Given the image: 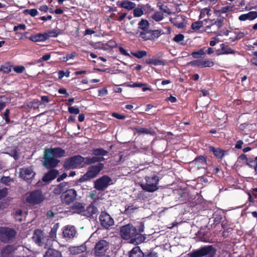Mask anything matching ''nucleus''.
<instances>
[{"label":"nucleus","mask_w":257,"mask_h":257,"mask_svg":"<svg viewBox=\"0 0 257 257\" xmlns=\"http://www.w3.org/2000/svg\"><path fill=\"white\" fill-rule=\"evenodd\" d=\"M26 12L32 17H35L38 14V11L35 9L26 10Z\"/></svg>","instance_id":"3c124183"},{"label":"nucleus","mask_w":257,"mask_h":257,"mask_svg":"<svg viewBox=\"0 0 257 257\" xmlns=\"http://www.w3.org/2000/svg\"><path fill=\"white\" fill-rule=\"evenodd\" d=\"M14 247L11 245H7L1 251L2 257H8L14 251Z\"/></svg>","instance_id":"bb28decb"},{"label":"nucleus","mask_w":257,"mask_h":257,"mask_svg":"<svg viewBox=\"0 0 257 257\" xmlns=\"http://www.w3.org/2000/svg\"><path fill=\"white\" fill-rule=\"evenodd\" d=\"M112 116H113V117L117 119H123L125 118V116L124 115H121L116 112L112 113Z\"/></svg>","instance_id":"e2e57ef3"},{"label":"nucleus","mask_w":257,"mask_h":257,"mask_svg":"<svg viewBox=\"0 0 257 257\" xmlns=\"http://www.w3.org/2000/svg\"><path fill=\"white\" fill-rule=\"evenodd\" d=\"M203 22L202 21H198L192 24L191 27L194 30H198L202 27Z\"/></svg>","instance_id":"09e8293b"},{"label":"nucleus","mask_w":257,"mask_h":257,"mask_svg":"<svg viewBox=\"0 0 257 257\" xmlns=\"http://www.w3.org/2000/svg\"><path fill=\"white\" fill-rule=\"evenodd\" d=\"M137 234V228L132 224H128L120 228V235L124 239H128L136 237Z\"/></svg>","instance_id":"0eeeda50"},{"label":"nucleus","mask_w":257,"mask_h":257,"mask_svg":"<svg viewBox=\"0 0 257 257\" xmlns=\"http://www.w3.org/2000/svg\"><path fill=\"white\" fill-rule=\"evenodd\" d=\"M145 180L146 183L141 184V187L144 190L149 192H154L158 189L159 178L157 176L146 177Z\"/></svg>","instance_id":"39448f33"},{"label":"nucleus","mask_w":257,"mask_h":257,"mask_svg":"<svg viewBox=\"0 0 257 257\" xmlns=\"http://www.w3.org/2000/svg\"><path fill=\"white\" fill-rule=\"evenodd\" d=\"M159 9L161 10L163 13L167 14L168 15H170L172 13L170 10L167 6L164 5L159 6Z\"/></svg>","instance_id":"8fccbe9b"},{"label":"nucleus","mask_w":257,"mask_h":257,"mask_svg":"<svg viewBox=\"0 0 257 257\" xmlns=\"http://www.w3.org/2000/svg\"><path fill=\"white\" fill-rule=\"evenodd\" d=\"M29 39L35 42H43L47 40L45 33L43 34L38 33L36 35H32L30 37Z\"/></svg>","instance_id":"5701e85b"},{"label":"nucleus","mask_w":257,"mask_h":257,"mask_svg":"<svg viewBox=\"0 0 257 257\" xmlns=\"http://www.w3.org/2000/svg\"><path fill=\"white\" fill-rule=\"evenodd\" d=\"M144 14L143 10L141 8H135L134 10V16L135 17H140Z\"/></svg>","instance_id":"de8ad7c7"},{"label":"nucleus","mask_w":257,"mask_h":257,"mask_svg":"<svg viewBox=\"0 0 257 257\" xmlns=\"http://www.w3.org/2000/svg\"><path fill=\"white\" fill-rule=\"evenodd\" d=\"M76 234V230L73 226L68 225L64 227L63 230V237L70 239L73 238Z\"/></svg>","instance_id":"f3484780"},{"label":"nucleus","mask_w":257,"mask_h":257,"mask_svg":"<svg viewBox=\"0 0 257 257\" xmlns=\"http://www.w3.org/2000/svg\"><path fill=\"white\" fill-rule=\"evenodd\" d=\"M44 257H62L61 252L53 248H49L44 254Z\"/></svg>","instance_id":"4be33fe9"},{"label":"nucleus","mask_w":257,"mask_h":257,"mask_svg":"<svg viewBox=\"0 0 257 257\" xmlns=\"http://www.w3.org/2000/svg\"><path fill=\"white\" fill-rule=\"evenodd\" d=\"M135 130L138 133L140 134H150L152 135H154L155 134V132L152 129H147L144 127H136L135 128Z\"/></svg>","instance_id":"7c9ffc66"},{"label":"nucleus","mask_w":257,"mask_h":257,"mask_svg":"<svg viewBox=\"0 0 257 257\" xmlns=\"http://www.w3.org/2000/svg\"><path fill=\"white\" fill-rule=\"evenodd\" d=\"M210 10L208 8H206L201 10L200 14V18H203L205 17L206 15L209 16L210 15Z\"/></svg>","instance_id":"49530a36"},{"label":"nucleus","mask_w":257,"mask_h":257,"mask_svg":"<svg viewBox=\"0 0 257 257\" xmlns=\"http://www.w3.org/2000/svg\"><path fill=\"white\" fill-rule=\"evenodd\" d=\"M10 181V178L9 177H3L1 179V182L6 184H7Z\"/></svg>","instance_id":"774afa93"},{"label":"nucleus","mask_w":257,"mask_h":257,"mask_svg":"<svg viewBox=\"0 0 257 257\" xmlns=\"http://www.w3.org/2000/svg\"><path fill=\"white\" fill-rule=\"evenodd\" d=\"M107 151L101 148L95 149L92 150V154L95 156H104L107 154Z\"/></svg>","instance_id":"f704fd0d"},{"label":"nucleus","mask_w":257,"mask_h":257,"mask_svg":"<svg viewBox=\"0 0 257 257\" xmlns=\"http://www.w3.org/2000/svg\"><path fill=\"white\" fill-rule=\"evenodd\" d=\"M23 199L26 203L32 205H36L43 202L45 197L41 190H36L26 193Z\"/></svg>","instance_id":"f03ea898"},{"label":"nucleus","mask_w":257,"mask_h":257,"mask_svg":"<svg viewBox=\"0 0 257 257\" xmlns=\"http://www.w3.org/2000/svg\"><path fill=\"white\" fill-rule=\"evenodd\" d=\"M101 225L105 228H108L114 224L113 218L105 212H102L99 216Z\"/></svg>","instance_id":"ddd939ff"},{"label":"nucleus","mask_w":257,"mask_h":257,"mask_svg":"<svg viewBox=\"0 0 257 257\" xmlns=\"http://www.w3.org/2000/svg\"><path fill=\"white\" fill-rule=\"evenodd\" d=\"M235 34H236V39H240L244 37L247 34V32H244V31L243 32L239 31V32H236L235 33Z\"/></svg>","instance_id":"13d9d810"},{"label":"nucleus","mask_w":257,"mask_h":257,"mask_svg":"<svg viewBox=\"0 0 257 257\" xmlns=\"http://www.w3.org/2000/svg\"><path fill=\"white\" fill-rule=\"evenodd\" d=\"M256 18H257V12L256 11L249 12L248 13L241 15L238 17V19L240 21H252Z\"/></svg>","instance_id":"6ab92c4d"},{"label":"nucleus","mask_w":257,"mask_h":257,"mask_svg":"<svg viewBox=\"0 0 257 257\" xmlns=\"http://www.w3.org/2000/svg\"><path fill=\"white\" fill-rule=\"evenodd\" d=\"M131 54L137 58L141 59L147 56V52L146 51L142 50L136 52H132Z\"/></svg>","instance_id":"58836bf2"},{"label":"nucleus","mask_w":257,"mask_h":257,"mask_svg":"<svg viewBox=\"0 0 257 257\" xmlns=\"http://www.w3.org/2000/svg\"><path fill=\"white\" fill-rule=\"evenodd\" d=\"M137 209V207H135L133 205H129L127 207H125V210L124 211V213L127 215H130L133 213Z\"/></svg>","instance_id":"a18cd8bd"},{"label":"nucleus","mask_w":257,"mask_h":257,"mask_svg":"<svg viewBox=\"0 0 257 257\" xmlns=\"http://www.w3.org/2000/svg\"><path fill=\"white\" fill-rule=\"evenodd\" d=\"M46 37V39H48L50 37H56L60 34V32L58 30L54 29L52 30L48 31L45 33Z\"/></svg>","instance_id":"72a5a7b5"},{"label":"nucleus","mask_w":257,"mask_h":257,"mask_svg":"<svg viewBox=\"0 0 257 257\" xmlns=\"http://www.w3.org/2000/svg\"><path fill=\"white\" fill-rule=\"evenodd\" d=\"M57 228H52L50 232V237L54 240L56 238Z\"/></svg>","instance_id":"4d7b16f0"},{"label":"nucleus","mask_w":257,"mask_h":257,"mask_svg":"<svg viewBox=\"0 0 257 257\" xmlns=\"http://www.w3.org/2000/svg\"><path fill=\"white\" fill-rule=\"evenodd\" d=\"M205 53L203 49H201L197 51L193 52L191 55L194 58H198L200 56L205 55Z\"/></svg>","instance_id":"c03bdc74"},{"label":"nucleus","mask_w":257,"mask_h":257,"mask_svg":"<svg viewBox=\"0 0 257 257\" xmlns=\"http://www.w3.org/2000/svg\"><path fill=\"white\" fill-rule=\"evenodd\" d=\"M14 215L15 219L19 221H22L23 217L25 216V213L23 212L21 210H16L14 213Z\"/></svg>","instance_id":"2f4dec72"},{"label":"nucleus","mask_w":257,"mask_h":257,"mask_svg":"<svg viewBox=\"0 0 257 257\" xmlns=\"http://www.w3.org/2000/svg\"><path fill=\"white\" fill-rule=\"evenodd\" d=\"M25 68L23 66H16L14 67V70L15 72H17V73H22L24 70Z\"/></svg>","instance_id":"5fc2aeb1"},{"label":"nucleus","mask_w":257,"mask_h":257,"mask_svg":"<svg viewBox=\"0 0 257 257\" xmlns=\"http://www.w3.org/2000/svg\"><path fill=\"white\" fill-rule=\"evenodd\" d=\"M137 236H138L134 238L133 242H135L137 244L143 242L146 239V236L145 235L139 234V233H138Z\"/></svg>","instance_id":"79ce46f5"},{"label":"nucleus","mask_w":257,"mask_h":257,"mask_svg":"<svg viewBox=\"0 0 257 257\" xmlns=\"http://www.w3.org/2000/svg\"><path fill=\"white\" fill-rule=\"evenodd\" d=\"M99 92V96H104L108 93V91L106 88H102L101 89H99L98 91Z\"/></svg>","instance_id":"69168bd1"},{"label":"nucleus","mask_w":257,"mask_h":257,"mask_svg":"<svg viewBox=\"0 0 257 257\" xmlns=\"http://www.w3.org/2000/svg\"><path fill=\"white\" fill-rule=\"evenodd\" d=\"M8 189L6 188L0 189V199L4 198L7 195Z\"/></svg>","instance_id":"bf43d9fd"},{"label":"nucleus","mask_w":257,"mask_h":257,"mask_svg":"<svg viewBox=\"0 0 257 257\" xmlns=\"http://www.w3.org/2000/svg\"><path fill=\"white\" fill-rule=\"evenodd\" d=\"M149 23L147 20H142L139 23V28L145 31L148 28Z\"/></svg>","instance_id":"a19ab883"},{"label":"nucleus","mask_w":257,"mask_h":257,"mask_svg":"<svg viewBox=\"0 0 257 257\" xmlns=\"http://www.w3.org/2000/svg\"><path fill=\"white\" fill-rule=\"evenodd\" d=\"M205 21L209 22L210 25L207 27V28H211L212 27L216 26L217 29H218L222 26L224 19L223 18H219L216 20L208 19L205 20Z\"/></svg>","instance_id":"412c9836"},{"label":"nucleus","mask_w":257,"mask_h":257,"mask_svg":"<svg viewBox=\"0 0 257 257\" xmlns=\"http://www.w3.org/2000/svg\"><path fill=\"white\" fill-rule=\"evenodd\" d=\"M119 50L121 54L128 57L130 56V54L122 47H119Z\"/></svg>","instance_id":"338daca9"},{"label":"nucleus","mask_w":257,"mask_h":257,"mask_svg":"<svg viewBox=\"0 0 257 257\" xmlns=\"http://www.w3.org/2000/svg\"><path fill=\"white\" fill-rule=\"evenodd\" d=\"M97 162L96 156H93L92 157H86L84 158V163L85 164H91Z\"/></svg>","instance_id":"ea45409f"},{"label":"nucleus","mask_w":257,"mask_h":257,"mask_svg":"<svg viewBox=\"0 0 257 257\" xmlns=\"http://www.w3.org/2000/svg\"><path fill=\"white\" fill-rule=\"evenodd\" d=\"M68 111L70 113L72 114H78L79 113V109L77 107L74 106H70L68 107Z\"/></svg>","instance_id":"864d4df0"},{"label":"nucleus","mask_w":257,"mask_h":257,"mask_svg":"<svg viewBox=\"0 0 257 257\" xmlns=\"http://www.w3.org/2000/svg\"><path fill=\"white\" fill-rule=\"evenodd\" d=\"M86 250V247L84 246H76L74 247L73 248V249L72 251L75 254H78L82 252H84Z\"/></svg>","instance_id":"37998d69"},{"label":"nucleus","mask_w":257,"mask_h":257,"mask_svg":"<svg viewBox=\"0 0 257 257\" xmlns=\"http://www.w3.org/2000/svg\"><path fill=\"white\" fill-rule=\"evenodd\" d=\"M35 175V173L31 167H24L20 169V177L28 182H29Z\"/></svg>","instance_id":"4468645a"},{"label":"nucleus","mask_w":257,"mask_h":257,"mask_svg":"<svg viewBox=\"0 0 257 257\" xmlns=\"http://www.w3.org/2000/svg\"><path fill=\"white\" fill-rule=\"evenodd\" d=\"M68 183L66 182H63L57 185L54 189V193L56 195H59L62 193L64 191L65 187H66Z\"/></svg>","instance_id":"c756f323"},{"label":"nucleus","mask_w":257,"mask_h":257,"mask_svg":"<svg viewBox=\"0 0 257 257\" xmlns=\"http://www.w3.org/2000/svg\"><path fill=\"white\" fill-rule=\"evenodd\" d=\"M146 84L142 83H134L132 84H130L128 86L130 87H141L143 86H145Z\"/></svg>","instance_id":"680f3d73"},{"label":"nucleus","mask_w":257,"mask_h":257,"mask_svg":"<svg viewBox=\"0 0 257 257\" xmlns=\"http://www.w3.org/2000/svg\"><path fill=\"white\" fill-rule=\"evenodd\" d=\"M111 179L107 176H103L94 182V187L97 190L106 189L111 183Z\"/></svg>","instance_id":"9b49d317"},{"label":"nucleus","mask_w":257,"mask_h":257,"mask_svg":"<svg viewBox=\"0 0 257 257\" xmlns=\"http://www.w3.org/2000/svg\"><path fill=\"white\" fill-rule=\"evenodd\" d=\"M152 18L156 22L161 21L164 19L163 14L160 12H156L152 15Z\"/></svg>","instance_id":"e433bc0d"},{"label":"nucleus","mask_w":257,"mask_h":257,"mask_svg":"<svg viewBox=\"0 0 257 257\" xmlns=\"http://www.w3.org/2000/svg\"><path fill=\"white\" fill-rule=\"evenodd\" d=\"M188 64L192 66L199 67H211L214 65V63L212 59H205L194 60L190 62Z\"/></svg>","instance_id":"2eb2a0df"},{"label":"nucleus","mask_w":257,"mask_h":257,"mask_svg":"<svg viewBox=\"0 0 257 257\" xmlns=\"http://www.w3.org/2000/svg\"><path fill=\"white\" fill-rule=\"evenodd\" d=\"M248 159H247L246 156L245 155L242 154L241 155L238 157V161H242V163H245Z\"/></svg>","instance_id":"0e129e2a"},{"label":"nucleus","mask_w":257,"mask_h":257,"mask_svg":"<svg viewBox=\"0 0 257 257\" xmlns=\"http://www.w3.org/2000/svg\"><path fill=\"white\" fill-rule=\"evenodd\" d=\"M84 158L80 155L75 156L68 159L64 163V167L67 169H74L84 163Z\"/></svg>","instance_id":"6e6552de"},{"label":"nucleus","mask_w":257,"mask_h":257,"mask_svg":"<svg viewBox=\"0 0 257 257\" xmlns=\"http://www.w3.org/2000/svg\"><path fill=\"white\" fill-rule=\"evenodd\" d=\"M58 174V171L55 169H53L50 171L48 173L45 174L43 177V181L44 182H50L54 179Z\"/></svg>","instance_id":"aec40b11"},{"label":"nucleus","mask_w":257,"mask_h":257,"mask_svg":"<svg viewBox=\"0 0 257 257\" xmlns=\"http://www.w3.org/2000/svg\"><path fill=\"white\" fill-rule=\"evenodd\" d=\"M103 167L104 165L102 163H98L97 165L91 166L88 168L86 173L79 179V181L83 182L95 177L103 168Z\"/></svg>","instance_id":"20e7f679"},{"label":"nucleus","mask_w":257,"mask_h":257,"mask_svg":"<svg viewBox=\"0 0 257 257\" xmlns=\"http://www.w3.org/2000/svg\"><path fill=\"white\" fill-rule=\"evenodd\" d=\"M65 151L59 147L46 149L43 165L48 169L55 168L60 162L58 159L65 156Z\"/></svg>","instance_id":"f257e3e1"},{"label":"nucleus","mask_w":257,"mask_h":257,"mask_svg":"<svg viewBox=\"0 0 257 257\" xmlns=\"http://www.w3.org/2000/svg\"><path fill=\"white\" fill-rule=\"evenodd\" d=\"M84 209V207L81 203H76L72 207V210L74 213L81 214L83 215Z\"/></svg>","instance_id":"cd10ccee"},{"label":"nucleus","mask_w":257,"mask_h":257,"mask_svg":"<svg viewBox=\"0 0 257 257\" xmlns=\"http://www.w3.org/2000/svg\"><path fill=\"white\" fill-rule=\"evenodd\" d=\"M143 253L139 246L134 247L130 252L129 257H143Z\"/></svg>","instance_id":"a878e982"},{"label":"nucleus","mask_w":257,"mask_h":257,"mask_svg":"<svg viewBox=\"0 0 257 257\" xmlns=\"http://www.w3.org/2000/svg\"><path fill=\"white\" fill-rule=\"evenodd\" d=\"M33 239L39 246L47 245L49 239L45 234L41 230L37 229L34 231Z\"/></svg>","instance_id":"9d476101"},{"label":"nucleus","mask_w":257,"mask_h":257,"mask_svg":"<svg viewBox=\"0 0 257 257\" xmlns=\"http://www.w3.org/2000/svg\"><path fill=\"white\" fill-rule=\"evenodd\" d=\"M26 26L25 24H21L18 26H15L14 28V31H17L19 29L24 30L26 29Z\"/></svg>","instance_id":"052dcab7"},{"label":"nucleus","mask_w":257,"mask_h":257,"mask_svg":"<svg viewBox=\"0 0 257 257\" xmlns=\"http://www.w3.org/2000/svg\"><path fill=\"white\" fill-rule=\"evenodd\" d=\"M76 191L74 189H70L64 192L61 197L63 203L69 204L76 199Z\"/></svg>","instance_id":"f8f14e48"},{"label":"nucleus","mask_w":257,"mask_h":257,"mask_svg":"<svg viewBox=\"0 0 257 257\" xmlns=\"http://www.w3.org/2000/svg\"><path fill=\"white\" fill-rule=\"evenodd\" d=\"M146 62H147V63L148 64H152L155 66L164 65V63L163 61L159 60V59H155V58L149 59V60H147Z\"/></svg>","instance_id":"c9c22d12"},{"label":"nucleus","mask_w":257,"mask_h":257,"mask_svg":"<svg viewBox=\"0 0 257 257\" xmlns=\"http://www.w3.org/2000/svg\"><path fill=\"white\" fill-rule=\"evenodd\" d=\"M120 6L121 8L130 10L135 8L136 4L134 3L129 1H123L122 2H121Z\"/></svg>","instance_id":"c85d7f7f"},{"label":"nucleus","mask_w":257,"mask_h":257,"mask_svg":"<svg viewBox=\"0 0 257 257\" xmlns=\"http://www.w3.org/2000/svg\"><path fill=\"white\" fill-rule=\"evenodd\" d=\"M16 232L14 229L8 227H0V239L7 242L15 237Z\"/></svg>","instance_id":"1a4fd4ad"},{"label":"nucleus","mask_w":257,"mask_h":257,"mask_svg":"<svg viewBox=\"0 0 257 257\" xmlns=\"http://www.w3.org/2000/svg\"><path fill=\"white\" fill-rule=\"evenodd\" d=\"M216 252V249L212 245H206L193 250L188 255L189 257H214Z\"/></svg>","instance_id":"7ed1b4c3"},{"label":"nucleus","mask_w":257,"mask_h":257,"mask_svg":"<svg viewBox=\"0 0 257 257\" xmlns=\"http://www.w3.org/2000/svg\"><path fill=\"white\" fill-rule=\"evenodd\" d=\"M160 36V32L158 30L145 31L140 33V37L145 41L149 40H154Z\"/></svg>","instance_id":"dca6fc26"},{"label":"nucleus","mask_w":257,"mask_h":257,"mask_svg":"<svg viewBox=\"0 0 257 257\" xmlns=\"http://www.w3.org/2000/svg\"><path fill=\"white\" fill-rule=\"evenodd\" d=\"M98 213L97 208L93 204H90L86 209H84L83 215L87 217L93 218Z\"/></svg>","instance_id":"a211bd4d"},{"label":"nucleus","mask_w":257,"mask_h":257,"mask_svg":"<svg viewBox=\"0 0 257 257\" xmlns=\"http://www.w3.org/2000/svg\"><path fill=\"white\" fill-rule=\"evenodd\" d=\"M232 10V7L226 6L222 8L219 10V12L221 14L226 13L228 12H230Z\"/></svg>","instance_id":"603ef678"},{"label":"nucleus","mask_w":257,"mask_h":257,"mask_svg":"<svg viewBox=\"0 0 257 257\" xmlns=\"http://www.w3.org/2000/svg\"><path fill=\"white\" fill-rule=\"evenodd\" d=\"M108 248V243L105 240H100L95 245L94 254L98 257H109V255L106 254Z\"/></svg>","instance_id":"423d86ee"},{"label":"nucleus","mask_w":257,"mask_h":257,"mask_svg":"<svg viewBox=\"0 0 257 257\" xmlns=\"http://www.w3.org/2000/svg\"><path fill=\"white\" fill-rule=\"evenodd\" d=\"M222 53L221 54H235V52L232 50L228 46L222 44L221 45Z\"/></svg>","instance_id":"473e14b6"},{"label":"nucleus","mask_w":257,"mask_h":257,"mask_svg":"<svg viewBox=\"0 0 257 257\" xmlns=\"http://www.w3.org/2000/svg\"><path fill=\"white\" fill-rule=\"evenodd\" d=\"M193 163L197 166L198 169L204 168L206 164L205 158L202 156L196 158Z\"/></svg>","instance_id":"b1692460"},{"label":"nucleus","mask_w":257,"mask_h":257,"mask_svg":"<svg viewBox=\"0 0 257 257\" xmlns=\"http://www.w3.org/2000/svg\"><path fill=\"white\" fill-rule=\"evenodd\" d=\"M184 40V36L181 34L176 35L173 38V40L175 42L183 45H185V43H183Z\"/></svg>","instance_id":"4c0bfd02"},{"label":"nucleus","mask_w":257,"mask_h":257,"mask_svg":"<svg viewBox=\"0 0 257 257\" xmlns=\"http://www.w3.org/2000/svg\"><path fill=\"white\" fill-rule=\"evenodd\" d=\"M209 150L212 152L214 155L218 158H222L225 155V151L220 148H215L213 147L210 146Z\"/></svg>","instance_id":"393cba45"},{"label":"nucleus","mask_w":257,"mask_h":257,"mask_svg":"<svg viewBox=\"0 0 257 257\" xmlns=\"http://www.w3.org/2000/svg\"><path fill=\"white\" fill-rule=\"evenodd\" d=\"M58 75L59 79H62L64 76H66L67 77H68L70 76V72L67 71L65 72L64 71L61 70L59 71Z\"/></svg>","instance_id":"6e6d98bb"}]
</instances>
